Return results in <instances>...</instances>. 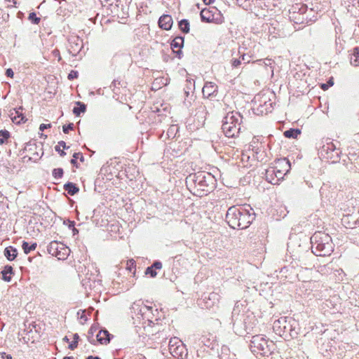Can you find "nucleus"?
Segmentation results:
<instances>
[{
    "label": "nucleus",
    "instance_id": "nucleus-1",
    "mask_svg": "<svg viewBox=\"0 0 359 359\" xmlns=\"http://www.w3.org/2000/svg\"><path fill=\"white\" fill-rule=\"evenodd\" d=\"M226 222L234 229H247L255 219V212L250 205L230 207L226 214Z\"/></svg>",
    "mask_w": 359,
    "mask_h": 359
},
{
    "label": "nucleus",
    "instance_id": "nucleus-2",
    "mask_svg": "<svg viewBox=\"0 0 359 359\" xmlns=\"http://www.w3.org/2000/svg\"><path fill=\"white\" fill-rule=\"evenodd\" d=\"M231 320L235 333L241 336L250 333L255 325V316L247 310L245 302H236Z\"/></svg>",
    "mask_w": 359,
    "mask_h": 359
},
{
    "label": "nucleus",
    "instance_id": "nucleus-3",
    "mask_svg": "<svg viewBox=\"0 0 359 359\" xmlns=\"http://www.w3.org/2000/svg\"><path fill=\"white\" fill-rule=\"evenodd\" d=\"M215 180L212 175L206 172L191 173L186 178L187 186L194 190V194L202 196L210 192L215 187Z\"/></svg>",
    "mask_w": 359,
    "mask_h": 359
},
{
    "label": "nucleus",
    "instance_id": "nucleus-4",
    "mask_svg": "<svg viewBox=\"0 0 359 359\" xmlns=\"http://www.w3.org/2000/svg\"><path fill=\"white\" fill-rule=\"evenodd\" d=\"M312 252L316 256H328L334 250L332 238L327 233L317 231L311 237Z\"/></svg>",
    "mask_w": 359,
    "mask_h": 359
},
{
    "label": "nucleus",
    "instance_id": "nucleus-5",
    "mask_svg": "<svg viewBox=\"0 0 359 359\" xmlns=\"http://www.w3.org/2000/svg\"><path fill=\"white\" fill-rule=\"evenodd\" d=\"M243 116L238 111L227 113L222 121V129L228 137H236L241 130Z\"/></svg>",
    "mask_w": 359,
    "mask_h": 359
},
{
    "label": "nucleus",
    "instance_id": "nucleus-6",
    "mask_svg": "<svg viewBox=\"0 0 359 359\" xmlns=\"http://www.w3.org/2000/svg\"><path fill=\"white\" fill-rule=\"evenodd\" d=\"M290 168V162L287 158H283L278 159L275 161V166L271 167L266 170V180L273 184H278L289 172Z\"/></svg>",
    "mask_w": 359,
    "mask_h": 359
},
{
    "label": "nucleus",
    "instance_id": "nucleus-7",
    "mask_svg": "<svg viewBox=\"0 0 359 359\" xmlns=\"http://www.w3.org/2000/svg\"><path fill=\"white\" fill-rule=\"evenodd\" d=\"M250 350L254 354L261 356L270 355L275 349V344L262 335H255L250 340Z\"/></svg>",
    "mask_w": 359,
    "mask_h": 359
},
{
    "label": "nucleus",
    "instance_id": "nucleus-8",
    "mask_svg": "<svg viewBox=\"0 0 359 359\" xmlns=\"http://www.w3.org/2000/svg\"><path fill=\"white\" fill-rule=\"evenodd\" d=\"M314 17L313 10H309L305 5L296 4L292 6L290 10L289 18L290 20L297 25L309 24L314 22L316 20V18L313 19Z\"/></svg>",
    "mask_w": 359,
    "mask_h": 359
},
{
    "label": "nucleus",
    "instance_id": "nucleus-9",
    "mask_svg": "<svg viewBox=\"0 0 359 359\" xmlns=\"http://www.w3.org/2000/svg\"><path fill=\"white\" fill-rule=\"evenodd\" d=\"M252 109L257 115H266L273 109L271 99L265 93L256 95L252 100Z\"/></svg>",
    "mask_w": 359,
    "mask_h": 359
},
{
    "label": "nucleus",
    "instance_id": "nucleus-10",
    "mask_svg": "<svg viewBox=\"0 0 359 359\" xmlns=\"http://www.w3.org/2000/svg\"><path fill=\"white\" fill-rule=\"evenodd\" d=\"M48 252L60 260H65L69 255L70 249L62 243L51 241L47 247Z\"/></svg>",
    "mask_w": 359,
    "mask_h": 359
},
{
    "label": "nucleus",
    "instance_id": "nucleus-11",
    "mask_svg": "<svg viewBox=\"0 0 359 359\" xmlns=\"http://www.w3.org/2000/svg\"><path fill=\"white\" fill-rule=\"evenodd\" d=\"M200 15L202 22H215L217 24H221L224 22V17L215 7L202 9Z\"/></svg>",
    "mask_w": 359,
    "mask_h": 359
},
{
    "label": "nucleus",
    "instance_id": "nucleus-12",
    "mask_svg": "<svg viewBox=\"0 0 359 359\" xmlns=\"http://www.w3.org/2000/svg\"><path fill=\"white\" fill-rule=\"evenodd\" d=\"M299 327L297 320L291 317H286V325H284L282 336L286 339L297 337Z\"/></svg>",
    "mask_w": 359,
    "mask_h": 359
},
{
    "label": "nucleus",
    "instance_id": "nucleus-13",
    "mask_svg": "<svg viewBox=\"0 0 359 359\" xmlns=\"http://www.w3.org/2000/svg\"><path fill=\"white\" fill-rule=\"evenodd\" d=\"M69 52L72 56L79 54L83 47V40L78 36H73L69 39Z\"/></svg>",
    "mask_w": 359,
    "mask_h": 359
},
{
    "label": "nucleus",
    "instance_id": "nucleus-14",
    "mask_svg": "<svg viewBox=\"0 0 359 359\" xmlns=\"http://www.w3.org/2000/svg\"><path fill=\"white\" fill-rule=\"evenodd\" d=\"M203 95L207 97L211 95H216L217 86L213 82H206L202 89Z\"/></svg>",
    "mask_w": 359,
    "mask_h": 359
},
{
    "label": "nucleus",
    "instance_id": "nucleus-15",
    "mask_svg": "<svg viewBox=\"0 0 359 359\" xmlns=\"http://www.w3.org/2000/svg\"><path fill=\"white\" fill-rule=\"evenodd\" d=\"M173 20L170 15H163L158 20V25L161 29L170 30L172 26Z\"/></svg>",
    "mask_w": 359,
    "mask_h": 359
},
{
    "label": "nucleus",
    "instance_id": "nucleus-16",
    "mask_svg": "<svg viewBox=\"0 0 359 359\" xmlns=\"http://www.w3.org/2000/svg\"><path fill=\"white\" fill-rule=\"evenodd\" d=\"M9 116L14 123L20 124L22 121V107H20L18 109H13L10 110Z\"/></svg>",
    "mask_w": 359,
    "mask_h": 359
},
{
    "label": "nucleus",
    "instance_id": "nucleus-17",
    "mask_svg": "<svg viewBox=\"0 0 359 359\" xmlns=\"http://www.w3.org/2000/svg\"><path fill=\"white\" fill-rule=\"evenodd\" d=\"M284 325H286V317H280L273 322V330L276 334L282 336Z\"/></svg>",
    "mask_w": 359,
    "mask_h": 359
},
{
    "label": "nucleus",
    "instance_id": "nucleus-18",
    "mask_svg": "<svg viewBox=\"0 0 359 359\" xmlns=\"http://www.w3.org/2000/svg\"><path fill=\"white\" fill-rule=\"evenodd\" d=\"M110 336L111 334L107 330H100L96 335V341L101 344H107L110 341Z\"/></svg>",
    "mask_w": 359,
    "mask_h": 359
},
{
    "label": "nucleus",
    "instance_id": "nucleus-19",
    "mask_svg": "<svg viewBox=\"0 0 359 359\" xmlns=\"http://www.w3.org/2000/svg\"><path fill=\"white\" fill-rule=\"evenodd\" d=\"M172 341V339L170 340L169 342V346H170V352L175 356V357H182L183 354V349L184 347L182 345L177 346L176 347H174L173 344H171Z\"/></svg>",
    "mask_w": 359,
    "mask_h": 359
},
{
    "label": "nucleus",
    "instance_id": "nucleus-20",
    "mask_svg": "<svg viewBox=\"0 0 359 359\" xmlns=\"http://www.w3.org/2000/svg\"><path fill=\"white\" fill-rule=\"evenodd\" d=\"M208 300L211 302V304H208V301L205 302V306L209 309L219 302V295L216 292H211L208 294Z\"/></svg>",
    "mask_w": 359,
    "mask_h": 359
},
{
    "label": "nucleus",
    "instance_id": "nucleus-21",
    "mask_svg": "<svg viewBox=\"0 0 359 359\" xmlns=\"http://www.w3.org/2000/svg\"><path fill=\"white\" fill-rule=\"evenodd\" d=\"M184 39L183 36H176L170 43V46L172 50L175 49L182 48L184 46Z\"/></svg>",
    "mask_w": 359,
    "mask_h": 359
},
{
    "label": "nucleus",
    "instance_id": "nucleus-22",
    "mask_svg": "<svg viewBox=\"0 0 359 359\" xmlns=\"http://www.w3.org/2000/svg\"><path fill=\"white\" fill-rule=\"evenodd\" d=\"M64 189L71 196L79 191V187L73 182H67L64 185Z\"/></svg>",
    "mask_w": 359,
    "mask_h": 359
},
{
    "label": "nucleus",
    "instance_id": "nucleus-23",
    "mask_svg": "<svg viewBox=\"0 0 359 359\" xmlns=\"http://www.w3.org/2000/svg\"><path fill=\"white\" fill-rule=\"evenodd\" d=\"M17 255V250L11 246L7 247L4 250V255L8 260H13Z\"/></svg>",
    "mask_w": 359,
    "mask_h": 359
},
{
    "label": "nucleus",
    "instance_id": "nucleus-24",
    "mask_svg": "<svg viewBox=\"0 0 359 359\" xmlns=\"http://www.w3.org/2000/svg\"><path fill=\"white\" fill-rule=\"evenodd\" d=\"M301 134V130L299 128H290L283 133V135L287 138H297L298 135Z\"/></svg>",
    "mask_w": 359,
    "mask_h": 359
},
{
    "label": "nucleus",
    "instance_id": "nucleus-25",
    "mask_svg": "<svg viewBox=\"0 0 359 359\" xmlns=\"http://www.w3.org/2000/svg\"><path fill=\"white\" fill-rule=\"evenodd\" d=\"M350 58V62L355 67L359 66V47H355Z\"/></svg>",
    "mask_w": 359,
    "mask_h": 359
},
{
    "label": "nucleus",
    "instance_id": "nucleus-26",
    "mask_svg": "<svg viewBox=\"0 0 359 359\" xmlns=\"http://www.w3.org/2000/svg\"><path fill=\"white\" fill-rule=\"evenodd\" d=\"M3 280L9 282L11 280V274L13 273V268L11 266H6L1 271Z\"/></svg>",
    "mask_w": 359,
    "mask_h": 359
},
{
    "label": "nucleus",
    "instance_id": "nucleus-27",
    "mask_svg": "<svg viewBox=\"0 0 359 359\" xmlns=\"http://www.w3.org/2000/svg\"><path fill=\"white\" fill-rule=\"evenodd\" d=\"M77 107L73 109V113L76 116H79L81 113H84L86 111V105L81 102H76Z\"/></svg>",
    "mask_w": 359,
    "mask_h": 359
},
{
    "label": "nucleus",
    "instance_id": "nucleus-28",
    "mask_svg": "<svg viewBox=\"0 0 359 359\" xmlns=\"http://www.w3.org/2000/svg\"><path fill=\"white\" fill-rule=\"evenodd\" d=\"M178 25H179V28L180 29L184 34H187L189 32V30H190V25H189V22L188 20H186V19H183V20H181L179 23H178Z\"/></svg>",
    "mask_w": 359,
    "mask_h": 359
},
{
    "label": "nucleus",
    "instance_id": "nucleus-29",
    "mask_svg": "<svg viewBox=\"0 0 359 359\" xmlns=\"http://www.w3.org/2000/svg\"><path fill=\"white\" fill-rule=\"evenodd\" d=\"M179 131V126L177 125H171L167 130V135L168 138L173 139L176 137Z\"/></svg>",
    "mask_w": 359,
    "mask_h": 359
},
{
    "label": "nucleus",
    "instance_id": "nucleus-30",
    "mask_svg": "<svg viewBox=\"0 0 359 359\" xmlns=\"http://www.w3.org/2000/svg\"><path fill=\"white\" fill-rule=\"evenodd\" d=\"M153 309L151 306H142L140 309V313L144 318H149V313H152Z\"/></svg>",
    "mask_w": 359,
    "mask_h": 359
},
{
    "label": "nucleus",
    "instance_id": "nucleus-31",
    "mask_svg": "<svg viewBox=\"0 0 359 359\" xmlns=\"http://www.w3.org/2000/svg\"><path fill=\"white\" fill-rule=\"evenodd\" d=\"M62 147L64 149H68V148H69V147H67V146L66 145V143H65L64 141H62H62H60V142H58L57 145H56V146L55 147V151H57V152L60 154V155L61 156H65L66 155V153L64 151V150L60 149V147Z\"/></svg>",
    "mask_w": 359,
    "mask_h": 359
},
{
    "label": "nucleus",
    "instance_id": "nucleus-32",
    "mask_svg": "<svg viewBox=\"0 0 359 359\" xmlns=\"http://www.w3.org/2000/svg\"><path fill=\"white\" fill-rule=\"evenodd\" d=\"M28 20L34 25H39L41 22V18L38 17L35 12H32L29 14Z\"/></svg>",
    "mask_w": 359,
    "mask_h": 359
},
{
    "label": "nucleus",
    "instance_id": "nucleus-33",
    "mask_svg": "<svg viewBox=\"0 0 359 359\" xmlns=\"http://www.w3.org/2000/svg\"><path fill=\"white\" fill-rule=\"evenodd\" d=\"M27 233L30 236H37L39 234V229H35V228L32 226V223L29 222V225L27 227Z\"/></svg>",
    "mask_w": 359,
    "mask_h": 359
},
{
    "label": "nucleus",
    "instance_id": "nucleus-34",
    "mask_svg": "<svg viewBox=\"0 0 359 359\" xmlns=\"http://www.w3.org/2000/svg\"><path fill=\"white\" fill-rule=\"evenodd\" d=\"M80 159L81 161H84V157L83 156V154L81 153H74V155H73V158L71 160V163L74 165H75L76 168H78V163H77V161H76V158H79Z\"/></svg>",
    "mask_w": 359,
    "mask_h": 359
},
{
    "label": "nucleus",
    "instance_id": "nucleus-35",
    "mask_svg": "<svg viewBox=\"0 0 359 359\" xmlns=\"http://www.w3.org/2000/svg\"><path fill=\"white\" fill-rule=\"evenodd\" d=\"M97 330V327L91 326L88 330V340L92 344H95V340L93 338L94 332Z\"/></svg>",
    "mask_w": 359,
    "mask_h": 359
},
{
    "label": "nucleus",
    "instance_id": "nucleus-36",
    "mask_svg": "<svg viewBox=\"0 0 359 359\" xmlns=\"http://www.w3.org/2000/svg\"><path fill=\"white\" fill-rule=\"evenodd\" d=\"M36 243H33L31 245H29L27 242L24 241V254H28L31 252V250H33L36 248Z\"/></svg>",
    "mask_w": 359,
    "mask_h": 359
},
{
    "label": "nucleus",
    "instance_id": "nucleus-37",
    "mask_svg": "<svg viewBox=\"0 0 359 359\" xmlns=\"http://www.w3.org/2000/svg\"><path fill=\"white\" fill-rule=\"evenodd\" d=\"M63 173L64 172L62 168H55L53 170V176L56 180L61 179L63 176Z\"/></svg>",
    "mask_w": 359,
    "mask_h": 359
},
{
    "label": "nucleus",
    "instance_id": "nucleus-38",
    "mask_svg": "<svg viewBox=\"0 0 359 359\" xmlns=\"http://www.w3.org/2000/svg\"><path fill=\"white\" fill-rule=\"evenodd\" d=\"M10 136L9 132L6 130H0V144H2L5 142L6 140H7Z\"/></svg>",
    "mask_w": 359,
    "mask_h": 359
},
{
    "label": "nucleus",
    "instance_id": "nucleus-39",
    "mask_svg": "<svg viewBox=\"0 0 359 359\" xmlns=\"http://www.w3.org/2000/svg\"><path fill=\"white\" fill-rule=\"evenodd\" d=\"M145 273L147 275H149L151 278H154L157 275L156 269L154 268H153L151 266L147 268V269L145 271Z\"/></svg>",
    "mask_w": 359,
    "mask_h": 359
},
{
    "label": "nucleus",
    "instance_id": "nucleus-40",
    "mask_svg": "<svg viewBox=\"0 0 359 359\" xmlns=\"http://www.w3.org/2000/svg\"><path fill=\"white\" fill-rule=\"evenodd\" d=\"M136 264L135 261L134 259H130L127 262V266L126 269L130 272H133V269H135Z\"/></svg>",
    "mask_w": 359,
    "mask_h": 359
},
{
    "label": "nucleus",
    "instance_id": "nucleus-41",
    "mask_svg": "<svg viewBox=\"0 0 359 359\" xmlns=\"http://www.w3.org/2000/svg\"><path fill=\"white\" fill-rule=\"evenodd\" d=\"M242 48H244L243 47H240L239 49H238V53H241V59L243 61L245 62V63H249L250 62V56L243 53L241 49Z\"/></svg>",
    "mask_w": 359,
    "mask_h": 359
},
{
    "label": "nucleus",
    "instance_id": "nucleus-42",
    "mask_svg": "<svg viewBox=\"0 0 359 359\" xmlns=\"http://www.w3.org/2000/svg\"><path fill=\"white\" fill-rule=\"evenodd\" d=\"M335 148H336L335 146L331 142H327L326 145L323 146V150L326 151L327 152H328L329 151H334Z\"/></svg>",
    "mask_w": 359,
    "mask_h": 359
},
{
    "label": "nucleus",
    "instance_id": "nucleus-43",
    "mask_svg": "<svg viewBox=\"0 0 359 359\" xmlns=\"http://www.w3.org/2000/svg\"><path fill=\"white\" fill-rule=\"evenodd\" d=\"M334 85V82L332 81V79H330L327 83H322L320 86L321 89L323 90H327L330 86H332Z\"/></svg>",
    "mask_w": 359,
    "mask_h": 359
},
{
    "label": "nucleus",
    "instance_id": "nucleus-44",
    "mask_svg": "<svg viewBox=\"0 0 359 359\" xmlns=\"http://www.w3.org/2000/svg\"><path fill=\"white\" fill-rule=\"evenodd\" d=\"M351 219L353 222V225H359V217L355 218L353 215L348 216L346 218L343 219V221L345 222L346 219Z\"/></svg>",
    "mask_w": 359,
    "mask_h": 359
},
{
    "label": "nucleus",
    "instance_id": "nucleus-45",
    "mask_svg": "<svg viewBox=\"0 0 359 359\" xmlns=\"http://www.w3.org/2000/svg\"><path fill=\"white\" fill-rule=\"evenodd\" d=\"M74 129V124L72 123H69L68 125H65L62 127V130L64 133L67 134L69 130Z\"/></svg>",
    "mask_w": 359,
    "mask_h": 359
},
{
    "label": "nucleus",
    "instance_id": "nucleus-46",
    "mask_svg": "<svg viewBox=\"0 0 359 359\" xmlns=\"http://www.w3.org/2000/svg\"><path fill=\"white\" fill-rule=\"evenodd\" d=\"M78 76H79V73H78V72L72 70V71H71V72H70V73L68 74V76H67V77H68V79H69V80H72V79H74L77 78V77H78Z\"/></svg>",
    "mask_w": 359,
    "mask_h": 359
},
{
    "label": "nucleus",
    "instance_id": "nucleus-47",
    "mask_svg": "<svg viewBox=\"0 0 359 359\" xmlns=\"http://www.w3.org/2000/svg\"><path fill=\"white\" fill-rule=\"evenodd\" d=\"M33 147H35V144L34 143H32L31 142L27 143L25 144V146H24V148H23V150H24V153L28 150H32Z\"/></svg>",
    "mask_w": 359,
    "mask_h": 359
},
{
    "label": "nucleus",
    "instance_id": "nucleus-48",
    "mask_svg": "<svg viewBox=\"0 0 359 359\" xmlns=\"http://www.w3.org/2000/svg\"><path fill=\"white\" fill-rule=\"evenodd\" d=\"M231 64L233 67L236 68L241 64V62L239 59H232L231 60Z\"/></svg>",
    "mask_w": 359,
    "mask_h": 359
},
{
    "label": "nucleus",
    "instance_id": "nucleus-49",
    "mask_svg": "<svg viewBox=\"0 0 359 359\" xmlns=\"http://www.w3.org/2000/svg\"><path fill=\"white\" fill-rule=\"evenodd\" d=\"M151 266L154 268L156 270L161 269L162 268V263L160 261L157 260L152 264Z\"/></svg>",
    "mask_w": 359,
    "mask_h": 359
},
{
    "label": "nucleus",
    "instance_id": "nucleus-50",
    "mask_svg": "<svg viewBox=\"0 0 359 359\" xmlns=\"http://www.w3.org/2000/svg\"><path fill=\"white\" fill-rule=\"evenodd\" d=\"M78 346V341H72L69 344V348L71 350H74Z\"/></svg>",
    "mask_w": 359,
    "mask_h": 359
},
{
    "label": "nucleus",
    "instance_id": "nucleus-51",
    "mask_svg": "<svg viewBox=\"0 0 359 359\" xmlns=\"http://www.w3.org/2000/svg\"><path fill=\"white\" fill-rule=\"evenodd\" d=\"M174 53H175L176 57H177L179 59H180L182 56V48L175 49L172 50Z\"/></svg>",
    "mask_w": 359,
    "mask_h": 359
},
{
    "label": "nucleus",
    "instance_id": "nucleus-52",
    "mask_svg": "<svg viewBox=\"0 0 359 359\" xmlns=\"http://www.w3.org/2000/svg\"><path fill=\"white\" fill-rule=\"evenodd\" d=\"M64 224L68 225L69 229H73L75 225V222L74 221L70 220L65 221Z\"/></svg>",
    "mask_w": 359,
    "mask_h": 359
},
{
    "label": "nucleus",
    "instance_id": "nucleus-53",
    "mask_svg": "<svg viewBox=\"0 0 359 359\" xmlns=\"http://www.w3.org/2000/svg\"><path fill=\"white\" fill-rule=\"evenodd\" d=\"M50 127H51V125L50 123H48V124L42 123L39 126V130L41 131H43L45 129L49 128Z\"/></svg>",
    "mask_w": 359,
    "mask_h": 359
},
{
    "label": "nucleus",
    "instance_id": "nucleus-54",
    "mask_svg": "<svg viewBox=\"0 0 359 359\" xmlns=\"http://www.w3.org/2000/svg\"><path fill=\"white\" fill-rule=\"evenodd\" d=\"M13 71L12 70V69L9 68V69H6V75L8 77H13Z\"/></svg>",
    "mask_w": 359,
    "mask_h": 359
},
{
    "label": "nucleus",
    "instance_id": "nucleus-55",
    "mask_svg": "<svg viewBox=\"0 0 359 359\" xmlns=\"http://www.w3.org/2000/svg\"><path fill=\"white\" fill-rule=\"evenodd\" d=\"M1 359H12V357L11 355H7L4 352L1 353Z\"/></svg>",
    "mask_w": 359,
    "mask_h": 359
},
{
    "label": "nucleus",
    "instance_id": "nucleus-56",
    "mask_svg": "<svg viewBox=\"0 0 359 359\" xmlns=\"http://www.w3.org/2000/svg\"><path fill=\"white\" fill-rule=\"evenodd\" d=\"M39 256H36V257H30L29 256L27 257V260L29 262H32L33 260H36L35 262H37L39 260Z\"/></svg>",
    "mask_w": 359,
    "mask_h": 359
},
{
    "label": "nucleus",
    "instance_id": "nucleus-57",
    "mask_svg": "<svg viewBox=\"0 0 359 359\" xmlns=\"http://www.w3.org/2000/svg\"><path fill=\"white\" fill-rule=\"evenodd\" d=\"M134 359H147L146 357L142 354H137L134 356Z\"/></svg>",
    "mask_w": 359,
    "mask_h": 359
},
{
    "label": "nucleus",
    "instance_id": "nucleus-58",
    "mask_svg": "<svg viewBox=\"0 0 359 359\" xmlns=\"http://www.w3.org/2000/svg\"><path fill=\"white\" fill-rule=\"evenodd\" d=\"M215 0H203V3L205 4V5H210L211 4H212L214 2Z\"/></svg>",
    "mask_w": 359,
    "mask_h": 359
},
{
    "label": "nucleus",
    "instance_id": "nucleus-59",
    "mask_svg": "<svg viewBox=\"0 0 359 359\" xmlns=\"http://www.w3.org/2000/svg\"><path fill=\"white\" fill-rule=\"evenodd\" d=\"M79 339V335L77 333H75L73 336V341H78Z\"/></svg>",
    "mask_w": 359,
    "mask_h": 359
},
{
    "label": "nucleus",
    "instance_id": "nucleus-60",
    "mask_svg": "<svg viewBox=\"0 0 359 359\" xmlns=\"http://www.w3.org/2000/svg\"><path fill=\"white\" fill-rule=\"evenodd\" d=\"M298 252H299V250H297L296 252H293L294 254L292 255V257H295L294 259H296L300 258V256L297 255Z\"/></svg>",
    "mask_w": 359,
    "mask_h": 359
},
{
    "label": "nucleus",
    "instance_id": "nucleus-61",
    "mask_svg": "<svg viewBox=\"0 0 359 359\" xmlns=\"http://www.w3.org/2000/svg\"><path fill=\"white\" fill-rule=\"evenodd\" d=\"M86 359H101V358L99 356L89 355L86 358Z\"/></svg>",
    "mask_w": 359,
    "mask_h": 359
},
{
    "label": "nucleus",
    "instance_id": "nucleus-62",
    "mask_svg": "<svg viewBox=\"0 0 359 359\" xmlns=\"http://www.w3.org/2000/svg\"><path fill=\"white\" fill-rule=\"evenodd\" d=\"M72 231H73V234H74V235H76V234L79 233V230H78V229H76L75 227H74V228L72 229Z\"/></svg>",
    "mask_w": 359,
    "mask_h": 359
},
{
    "label": "nucleus",
    "instance_id": "nucleus-63",
    "mask_svg": "<svg viewBox=\"0 0 359 359\" xmlns=\"http://www.w3.org/2000/svg\"><path fill=\"white\" fill-rule=\"evenodd\" d=\"M13 4H14V6H15V7H16V8H18V7L20 6V2H18H18H17L16 1H15V0L13 1Z\"/></svg>",
    "mask_w": 359,
    "mask_h": 359
},
{
    "label": "nucleus",
    "instance_id": "nucleus-64",
    "mask_svg": "<svg viewBox=\"0 0 359 359\" xmlns=\"http://www.w3.org/2000/svg\"><path fill=\"white\" fill-rule=\"evenodd\" d=\"M62 359H74L72 356H65Z\"/></svg>",
    "mask_w": 359,
    "mask_h": 359
}]
</instances>
